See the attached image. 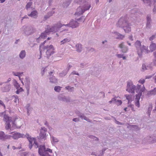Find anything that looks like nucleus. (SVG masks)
I'll return each mask as SVG.
<instances>
[{
  "mask_svg": "<svg viewBox=\"0 0 156 156\" xmlns=\"http://www.w3.org/2000/svg\"><path fill=\"white\" fill-rule=\"evenodd\" d=\"M43 49L44 50H46V57L48 58L49 57L53 55L55 52V48L53 45H47L44 47Z\"/></svg>",
  "mask_w": 156,
  "mask_h": 156,
  "instance_id": "obj_4",
  "label": "nucleus"
},
{
  "mask_svg": "<svg viewBox=\"0 0 156 156\" xmlns=\"http://www.w3.org/2000/svg\"><path fill=\"white\" fill-rule=\"evenodd\" d=\"M129 39L131 41H133V36H130L129 37Z\"/></svg>",
  "mask_w": 156,
  "mask_h": 156,
  "instance_id": "obj_46",
  "label": "nucleus"
},
{
  "mask_svg": "<svg viewBox=\"0 0 156 156\" xmlns=\"http://www.w3.org/2000/svg\"><path fill=\"white\" fill-rule=\"evenodd\" d=\"M14 97L15 98V99L14 101L15 102H16L17 101H18V100H19L18 97L16 96H14Z\"/></svg>",
  "mask_w": 156,
  "mask_h": 156,
  "instance_id": "obj_38",
  "label": "nucleus"
},
{
  "mask_svg": "<svg viewBox=\"0 0 156 156\" xmlns=\"http://www.w3.org/2000/svg\"><path fill=\"white\" fill-rule=\"evenodd\" d=\"M156 10V8L155 7H154V9H153V12H155Z\"/></svg>",
  "mask_w": 156,
  "mask_h": 156,
  "instance_id": "obj_53",
  "label": "nucleus"
},
{
  "mask_svg": "<svg viewBox=\"0 0 156 156\" xmlns=\"http://www.w3.org/2000/svg\"><path fill=\"white\" fill-rule=\"evenodd\" d=\"M4 112H2L0 113V116H2V115H3V114L4 113Z\"/></svg>",
  "mask_w": 156,
  "mask_h": 156,
  "instance_id": "obj_50",
  "label": "nucleus"
},
{
  "mask_svg": "<svg viewBox=\"0 0 156 156\" xmlns=\"http://www.w3.org/2000/svg\"><path fill=\"white\" fill-rule=\"evenodd\" d=\"M9 145L7 146V148L9 149Z\"/></svg>",
  "mask_w": 156,
  "mask_h": 156,
  "instance_id": "obj_59",
  "label": "nucleus"
},
{
  "mask_svg": "<svg viewBox=\"0 0 156 156\" xmlns=\"http://www.w3.org/2000/svg\"><path fill=\"white\" fill-rule=\"evenodd\" d=\"M142 70L143 71H144L147 69V68L145 64H143L142 65Z\"/></svg>",
  "mask_w": 156,
  "mask_h": 156,
  "instance_id": "obj_29",
  "label": "nucleus"
},
{
  "mask_svg": "<svg viewBox=\"0 0 156 156\" xmlns=\"http://www.w3.org/2000/svg\"><path fill=\"white\" fill-rule=\"evenodd\" d=\"M138 82L139 83L143 84L145 82V80L144 79H141Z\"/></svg>",
  "mask_w": 156,
  "mask_h": 156,
  "instance_id": "obj_31",
  "label": "nucleus"
},
{
  "mask_svg": "<svg viewBox=\"0 0 156 156\" xmlns=\"http://www.w3.org/2000/svg\"><path fill=\"white\" fill-rule=\"evenodd\" d=\"M5 0H0L1 3H3L5 1Z\"/></svg>",
  "mask_w": 156,
  "mask_h": 156,
  "instance_id": "obj_52",
  "label": "nucleus"
},
{
  "mask_svg": "<svg viewBox=\"0 0 156 156\" xmlns=\"http://www.w3.org/2000/svg\"><path fill=\"white\" fill-rule=\"evenodd\" d=\"M15 86L16 87V89L19 88L20 87V85L18 83L16 82V84L15 85Z\"/></svg>",
  "mask_w": 156,
  "mask_h": 156,
  "instance_id": "obj_35",
  "label": "nucleus"
},
{
  "mask_svg": "<svg viewBox=\"0 0 156 156\" xmlns=\"http://www.w3.org/2000/svg\"><path fill=\"white\" fill-rule=\"evenodd\" d=\"M149 94L151 95H154L156 94V88L153 90L150 91L149 93Z\"/></svg>",
  "mask_w": 156,
  "mask_h": 156,
  "instance_id": "obj_22",
  "label": "nucleus"
},
{
  "mask_svg": "<svg viewBox=\"0 0 156 156\" xmlns=\"http://www.w3.org/2000/svg\"><path fill=\"white\" fill-rule=\"evenodd\" d=\"M12 136L11 137H12L14 139H17L19 138L23 137V135L19 133L16 132H12L11 133Z\"/></svg>",
  "mask_w": 156,
  "mask_h": 156,
  "instance_id": "obj_14",
  "label": "nucleus"
},
{
  "mask_svg": "<svg viewBox=\"0 0 156 156\" xmlns=\"http://www.w3.org/2000/svg\"><path fill=\"white\" fill-rule=\"evenodd\" d=\"M118 38H120L121 39H123V38L124 37V36L123 35H121L120 34H119L118 35Z\"/></svg>",
  "mask_w": 156,
  "mask_h": 156,
  "instance_id": "obj_33",
  "label": "nucleus"
},
{
  "mask_svg": "<svg viewBox=\"0 0 156 156\" xmlns=\"http://www.w3.org/2000/svg\"><path fill=\"white\" fill-rule=\"evenodd\" d=\"M2 83H0V85H2Z\"/></svg>",
  "mask_w": 156,
  "mask_h": 156,
  "instance_id": "obj_63",
  "label": "nucleus"
},
{
  "mask_svg": "<svg viewBox=\"0 0 156 156\" xmlns=\"http://www.w3.org/2000/svg\"><path fill=\"white\" fill-rule=\"evenodd\" d=\"M145 90V88L144 87L142 89H140V90L138 94L136 95V98H135V105L138 107H140L139 100L141 96L142 95V93Z\"/></svg>",
  "mask_w": 156,
  "mask_h": 156,
  "instance_id": "obj_10",
  "label": "nucleus"
},
{
  "mask_svg": "<svg viewBox=\"0 0 156 156\" xmlns=\"http://www.w3.org/2000/svg\"><path fill=\"white\" fill-rule=\"evenodd\" d=\"M51 38V37H48V38L47 39H48V40H50Z\"/></svg>",
  "mask_w": 156,
  "mask_h": 156,
  "instance_id": "obj_58",
  "label": "nucleus"
},
{
  "mask_svg": "<svg viewBox=\"0 0 156 156\" xmlns=\"http://www.w3.org/2000/svg\"><path fill=\"white\" fill-rule=\"evenodd\" d=\"M28 140L30 142L29 147L30 149H31L32 146H34L35 148H37L38 147V145L35 138L29 137Z\"/></svg>",
  "mask_w": 156,
  "mask_h": 156,
  "instance_id": "obj_7",
  "label": "nucleus"
},
{
  "mask_svg": "<svg viewBox=\"0 0 156 156\" xmlns=\"http://www.w3.org/2000/svg\"><path fill=\"white\" fill-rule=\"evenodd\" d=\"M127 108H125L124 109V110L125 111H126V109Z\"/></svg>",
  "mask_w": 156,
  "mask_h": 156,
  "instance_id": "obj_57",
  "label": "nucleus"
},
{
  "mask_svg": "<svg viewBox=\"0 0 156 156\" xmlns=\"http://www.w3.org/2000/svg\"><path fill=\"white\" fill-rule=\"evenodd\" d=\"M122 58L123 59H126V57L125 56H122Z\"/></svg>",
  "mask_w": 156,
  "mask_h": 156,
  "instance_id": "obj_54",
  "label": "nucleus"
},
{
  "mask_svg": "<svg viewBox=\"0 0 156 156\" xmlns=\"http://www.w3.org/2000/svg\"><path fill=\"white\" fill-rule=\"evenodd\" d=\"M62 25L60 23L55 24L54 26L48 25L45 28V30L44 33L41 34L40 36L37 39V42H39V40L45 39L47 34L50 32H55L58 31V29L61 28Z\"/></svg>",
  "mask_w": 156,
  "mask_h": 156,
  "instance_id": "obj_1",
  "label": "nucleus"
},
{
  "mask_svg": "<svg viewBox=\"0 0 156 156\" xmlns=\"http://www.w3.org/2000/svg\"><path fill=\"white\" fill-rule=\"evenodd\" d=\"M52 140H53V141L55 142H56L58 141V140L57 139H56L54 137H53L52 138Z\"/></svg>",
  "mask_w": 156,
  "mask_h": 156,
  "instance_id": "obj_42",
  "label": "nucleus"
},
{
  "mask_svg": "<svg viewBox=\"0 0 156 156\" xmlns=\"http://www.w3.org/2000/svg\"><path fill=\"white\" fill-rule=\"evenodd\" d=\"M126 99L128 100L129 101H132V96L129 95H126Z\"/></svg>",
  "mask_w": 156,
  "mask_h": 156,
  "instance_id": "obj_27",
  "label": "nucleus"
},
{
  "mask_svg": "<svg viewBox=\"0 0 156 156\" xmlns=\"http://www.w3.org/2000/svg\"><path fill=\"white\" fill-rule=\"evenodd\" d=\"M46 42V41H44V42H43V43H41V44L40 46L39 50H40V53L41 55V48L44 45V44Z\"/></svg>",
  "mask_w": 156,
  "mask_h": 156,
  "instance_id": "obj_25",
  "label": "nucleus"
},
{
  "mask_svg": "<svg viewBox=\"0 0 156 156\" xmlns=\"http://www.w3.org/2000/svg\"><path fill=\"white\" fill-rule=\"evenodd\" d=\"M61 87L60 86H55L54 88V90L55 91L57 92H59L61 90Z\"/></svg>",
  "mask_w": 156,
  "mask_h": 156,
  "instance_id": "obj_24",
  "label": "nucleus"
},
{
  "mask_svg": "<svg viewBox=\"0 0 156 156\" xmlns=\"http://www.w3.org/2000/svg\"><path fill=\"white\" fill-rule=\"evenodd\" d=\"M150 49V52L151 51L152 52L155 50H156V44L154 43H152L149 46Z\"/></svg>",
  "mask_w": 156,
  "mask_h": 156,
  "instance_id": "obj_16",
  "label": "nucleus"
},
{
  "mask_svg": "<svg viewBox=\"0 0 156 156\" xmlns=\"http://www.w3.org/2000/svg\"><path fill=\"white\" fill-rule=\"evenodd\" d=\"M32 4V3L31 2H29L28 3L26 6V9H27L29 8H30V6Z\"/></svg>",
  "mask_w": 156,
  "mask_h": 156,
  "instance_id": "obj_30",
  "label": "nucleus"
},
{
  "mask_svg": "<svg viewBox=\"0 0 156 156\" xmlns=\"http://www.w3.org/2000/svg\"><path fill=\"white\" fill-rule=\"evenodd\" d=\"M116 97L114 98H112V99L111 100L109 101V102L111 103L112 101H116Z\"/></svg>",
  "mask_w": 156,
  "mask_h": 156,
  "instance_id": "obj_43",
  "label": "nucleus"
},
{
  "mask_svg": "<svg viewBox=\"0 0 156 156\" xmlns=\"http://www.w3.org/2000/svg\"><path fill=\"white\" fill-rule=\"evenodd\" d=\"M122 51L123 53H126L127 51V48L126 47H124L122 48Z\"/></svg>",
  "mask_w": 156,
  "mask_h": 156,
  "instance_id": "obj_28",
  "label": "nucleus"
},
{
  "mask_svg": "<svg viewBox=\"0 0 156 156\" xmlns=\"http://www.w3.org/2000/svg\"><path fill=\"white\" fill-rule=\"evenodd\" d=\"M66 89V90H69V88H70V87H69V86H67V87H65ZM73 88V87H72V88Z\"/></svg>",
  "mask_w": 156,
  "mask_h": 156,
  "instance_id": "obj_45",
  "label": "nucleus"
},
{
  "mask_svg": "<svg viewBox=\"0 0 156 156\" xmlns=\"http://www.w3.org/2000/svg\"><path fill=\"white\" fill-rule=\"evenodd\" d=\"M144 3H148L150 2L151 4L153 3V4H154L155 2L156 1L154 0H143Z\"/></svg>",
  "mask_w": 156,
  "mask_h": 156,
  "instance_id": "obj_20",
  "label": "nucleus"
},
{
  "mask_svg": "<svg viewBox=\"0 0 156 156\" xmlns=\"http://www.w3.org/2000/svg\"><path fill=\"white\" fill-rule=\"evenodd\" d=\"M0 105H2L4 107V108L5 109V105L4 104L3 102L1 100H0Z\"/></svg>",
  "mask_w": 156,
  "mask_h": 156,
  "instance_id": "obj_37",
  "label": "nucleus"
},
{
  "mask_svg": "<svg viewBox=\"0 0 156 156\" xmlns=\"http://www.w3.org/2000/svg\"><path fill=\"white\" fill-rule=\"evenodd\" d=\"M155 38V36L154 35H152L151 37L149 38V40L150 41L152 40L154 38Z\"/></svg>",
  "mask_w": 156,
  "mask_h": 156,
  "instance_id": "obj_39",
  "label": "nucleus"
},
{
  "mask_svg": "<svg viewBox=\"0 0 156 156\" xmlns=\"http://www.w3.org/2000/svg\"><path fill=\"white\" fill-rule=\"evenodd\" d=\"M73 121L76 122H78L79 121V119L78 118H76L73 119Z\"/></svg>",
  "mask_w": 156,
  "mask_h": 156,
  "instance_id": "obj_41",
  "label": "nucleus"
},
{
  "mask_svg": "<svg viewBox=\"0 0 156 156\" xmlns=\"http://www.w3.org/2000/svg\"><path fill=\"white\" fill-rule=\"evenodd\" d=\"M26 55V53L25 51H22L20 53V56L21 58H24Z\"/></svg>",
  "mask_w": 156,
  "mask_h": 156,
  "instance_id": "obj_19",
  "label": "nucleus"
},
{
  "mask_svg": "<svg viewBox=\"0 0 156 156\" xmlns=\"http://www.w3.org/2000/svg\"><path fill=\"white\" fill-rule=\"evenodd\" d=\"M47 152L51 153L52 151L51 149L48 148L46 149L44 146H40L38 150V153L40 155L42 156H49L48 154H47Z\"/></svg>",
  "mask_w": 156,
  "mask_h": 156,
  "instance_id": "obj_5",
  "label": "nucleus"
},
{
  "mask_svg": "<svg viewBox=\"0 0 156 156\" xmlns=\"http://www.w3.org/2000/svg\"><path fill=\"white\" fill-rule=\"evenodd\" d=\"M135 86L133 85L132 82L131 81H128L127 82V86L126 88V91H128L129 93H134V90H136V92L137 93H139V92L140 90L141 85H137V88L135 89Z\"/></svg>",
  "mask_w": 156,
  "mask_h": 156,
  "instance_id": "obj_3",
  "label": "nucleus"
},
{
  "mask_svg": "<svg viewBox=\"0 0 156 156\" xmlns=\"http://www.w3.org/2000/svg\"><path fill=\"white\" fill-rule=\"evenodd\" d=\"M118 105H120L122 104V101L121 100H118L117 101Z\"/></svg>",
  "mask_w": 156,
  "mask_h": 156,
  "instance_id": "obj_36",
  "label": "nucleus"
},
{
  "mask_svg": "<svg viewBox=\"0 0 156 156\" xmlns=\"http://www.w3.org/2000/svg\"><path fill=\"white\" fill-rule=\"evenodd\" d=\"M76 50L78 52H80L82 49L81 44H77L76 46Z\"/></svg>",
  "mask_w": 156,
  "mask_h": 156,
  "instance_id": "obj_18",
  "label": "nucleus"
},
{
  "mask_svg": "<svg viewBox=\"0 0 156 156\" xmlns=\"http://www.w3.org/2000/svg\"><path fill=\"white\" fill-rule=\"evenodd\" d=\"M154 55L155 58V59L154 61V65L156 66V51L154 53Z\"/></svg>",
  "mask_w": 156,
  "mask_h": 156,
  "instance_id": "obj_32",
  "label": "nucleus"
},
{
  "mask_svg": "<svg viewBox=\"0 0 156 156\" xmlns=\"http://www.w3.org/2000/svg\"><path fill=\"white\" fill-rule=\"evenodd\" d=\"M12 147L14 150L16 149V147L15 146H13Z\"/></svg>",
  "mask_w": 156,
  "mask_h": 156,
  "instance_id": "obj_56",
  "label": "nucleus"
},
{
  "mask_svg": "<svg viewBox=\"0 0 156 156\" xmlns=\"http://www.w3.org/2000/svg\"><path fill=\"white\" fill-rule=\"evenodd\" d=\"M78 23L77 22L72 21L69 23L68 25H67L66 26H69L72 28H75L78 26Z\"/></svg>",
  "mask_w": 156,
  "mask_h": 156,
  "instance_id": "obj_15",
  "label": "nucleus"
},
{
  "mask_svg": "<svg viewBox=\"0 0 156 156\" xmlns=\"http://www.w3.org/2000/svg\"><path fill=\"white\" fill-rule=\"evenodd\" d=\"M90 5L89 4H87V5H84L83 9H81L79 7L77 8V12L75 13V15H80L82 14L86 10H87L90 8Z\"/></svg>",
  "mask_w": 156,
  "mask_h": 156,
  "instance_id": "obj_8",
  "label": "nucleus"
},
{
  "mask_svg": "<svg viewBox=\"0 0 156 156\" xmlns=\"http://www.w3.org/2000/svg\"><path fill=\"white\" fill-rule=\"evenodd\" d=\"M11 138V135H5L4 132H0V140H5L7 139H10Z\"/></svg>",
  "mask_w": 156,
  "mask_h": 156,
  "instance_id": "obj_12",
  "label": "nucleus"
},
{
  "mask_svg": "<svg viewBox=\"0 0 156 156\" xmlns=\"http://www.w3.org/2000/svg\"><path fill=\"white\" fill-rule=\"evenodd\" d=\"M153 108V105L152 104H150L149 105V106L148 108V110L151 111L152 110Z\"/></svg>",
  "mask_w": 156,
  "mask_h": 156,
  "instance_id": "obj_34",
  "label": "nucleus"
},
{
  "mask_svg": "<svg viewBox=\"0 0 156 156\" xmlns=\"http://www.w3.org/2000/svg\"><path fill=\"white\" fill-rule=\"evenodd\" d=\"M155 80L156 82V75L155 77Z\"/></svg>",
  "mask_w": 156,
  "mask_h": 156,
  "instance_id": "obj_64",
  "label": "nucleus"
},
{
  "mask_svg": "<svg viewBox=\"0 0 156 156\" xmlns=\"http://www.w3.org/2000/svg\"><path fill=\"white\" fill-rule=\"evenodd\" d=\"M119 47L121 48H122L123 47H124L123 43H122L121 44H120L119 45Z\"/></svg>",
  "mask_w": 156,
  "mask_h": 156,
  "instance_id": "obj_40",
  "label": "nucleus"
},
{
  "mask_svg": "<svg viewBox=\"0 0 156 156\" xmlns=\"http://www.w3.org/2000/svg\"><path fill=\"white\" fill-rule=\"evenodd\" d=\"M47 129L45 127H42L41 129V132L39 135V137L41 139H44L46 137Z\"/></svg>",
  "mask_w": 156,
  "mask_h": 156,
  "instance_id": "obj_13",
  "label": "nucleus"
},
{
  "mask_svg": "<svg viewBox=\"0 0 156 156\" xmlns=\"http://www.w3.org/2000/svg\"><path fill=\"white\" fill-rule=\"evenodd\" d=\"M123 55L121 54H118L117 55V56L119 58H121L122 57Z\"/></svg>",
  "mask_w": 156,
  "mask_h": 156,
  "instance_id": "obj_44",
  "label": "nucleus"
},
{
  "mask_svg": "<svg viewBox=\"0 0 156 156\" xmlns=\"http://www.w3.org/2000/svg\"><path fill=\"white\" fill-rule=\"evenodd\" d=\"M12 124L13 125L12 127L20 128V126L22 125V120L20 118H16L14 121L12 122Z\"/></svg>",
  "mask_w": 156,
  "mask_h": 156,
  "instance_id": "obj_11",
  "label": "nucleus"
},
{
  "mask_svg": "<svg viewBox=\"0 0 156 156\" xmlns=\"http://www.w3.org/2000/svg\"><path fill=\"white\" fill-rule=\"evenodd\" d=\"M155 108H156V100L155 102Z\"/></svg>",
  "mask_w": 156,
  "mask_h": 156,
  "instance_id": "obj_62",
  "label": "nucleus"
},
{
  "mask_svg": "<svg viewBox=\"0 0 156 156\" xmlns=\"http://www.w3.org/2000/svg\"><path fill=\"white\" fill-rule=\"evenodd\" d=\"M83 119L85 120H86L88 121H89V119H87V118L85 117H84V118H83Z\"/></svg>",
  "mask_w": 156,
  "mask_h": 156,
  "instance_id": "obj_49",
  "label": "nucleus"
},
{
  "mask_svg": "<svg viewBox=\"0 0 156 156\" xmlns=\"http://www.w3.org/2000/svg\"><path fill=\"white\" fill-rule=\"evenodd\" d=\"M151 76H147L145 77V79H149L150 78H151Z\"/></svg>",
  "mask_w": 156,
  "mask_h": 156,
  "instance_id": "obj_47",
  "label": "nucleus"
},
{
  "mask_svg": "<svg viewBox=\"0 0 156 156\" xmlns=\"http://www.w3.org/2000/svg\"><path fill=\"white\" fill-rule=\"evenodd\" d=\"M12 118L11 117L8 116L6 115H4V121L6 122L5 129L7 130L10 129L11 128L10 122L11 121Z\"/></svg>",
  "mask_w": 156,
  "mask_h": 156,
  "instance_id": "obj_9",
  "label": "nucleus"
},
{
  "mask_svg": "<svg viewBox=\"0 0 156 156\" xmlns=\"http://www.w3.org/2000/svg\"><path fill=\"white\" fill-rule=\"evenodd\" d=\"M128 44L129 45H131V44L130 43H129V42H128Z\"/></svg>",
  "mask_w": 156,
  "mask_h": 156,
  "instance_id": "obj_61",
  "label": "nucleus"
},
{
  "mask_svg": "<svg viewBox=\"0 0 156 156\" xmlns=\"http://www.w3.org/2000/svg\"><path fill=\"white\" fill-rule=\"evenodd\" d=\"M70 41V40L67 38L64 39L63 40L61 41V44H63L66 42H68Z\"/></svg>",
  "mask_w": 156,
  "mask_h": 156,
  "instance_id": "obj_23",
  "label": "nucleus"
},
{
  "mask_svg": "<svg viewBox=\"0 0 156 156\" xmlns=\"http://www.w3.org/2000/svg\"><path fill=\"white\" fill-rule=\"evenodd\" d=\"M11 79L10 78H9L8 80V81L9 82V81H11Z\"/></svg>",
  "mask_w": 156,
  "mask_h": 156,
  "instance_id": "obj_55",
  "label": "nucleus"
},
{
  "mask_svg": "<svg viewBox=\"0 0 156 156\" xmlns=\"http://www.w3.org/2000/svg\"><path fill=\"white\" fill-rule=\"evenodd\" d=\"M121 22H122V26L125 32H129L131 31V28L129 24L126 20L123 21V18H121L118 22L120 24Z\"/></svg>",
  "mask_w": 156,
  "mask_h": 156,
  "instance_id": "obj_6",
  "label": "nucleus"
},
{
  "mask_svg": "<svg viewBox=\"0 0 156 156\" xmlns=\"http://www.w3.org/2000/svg\"><path fill=\"white\" fill-rule=\"evenodd\" d=\"M52 73H53L52 72H50L49 74H51Z\"/></svg>",
  "mask_w": 156,
  "mask_h": 156,
  "instance_id": "obj_60",
  "label": "nucleus"
},
{
  "mask_svg": "<svg viewBox=\"0 0 156 156\" xmlns=\"http://www.w3.org/2000/svg\"><path fill=\"white\" fill-rule=\"evenodd\" d=\"M72 73H73V74H76V75H79V74L78 73H75V71H73L72 72Z\"/></svg>",
  "mask_w": 156,
  "mask_h": 156,
  "instance_id": "obj_48",
  "label": "nucleus"
},
{
  "mask_svg": "<svg viewBox=\"0 0 156 156\" xmlns=\"http://www.w3.org/2000/svg\"><path fill=\"white\" fill-rule=\"evenodd\" d=\"M150 18L148 16L147 18V21H149V20H150Z\"/></svg>",
  "mask_w": 156,
  "mask_h": 156,
  "instance_id": "obj_51",
  "label": "nucleus"
},
{
  "mask_svg": "<svg viewBox=\"0 0 156 156\" xmlns=\"http://www.w3.org/2000/svg\"><path fill=\"white\" fill-rule=\"evenodd\" d=\"M11 87L10 85H7L2 89V91L3 92H8L10 90Z\"/></svg>",
  "mask_w": 156,
  "mask_h": 156,
  "instance_id": "obj_17",
  "label": "nucleus"
},
{
  "mask_svg": "<svg viewBox=\"0 0 156 156\" xmlns=\"http://www.w3.org/2000/svg\"><path fill=\"white\" fill-rule=\"evenodd\" d=\"M135 46L136 48V51L139 56H141L143 52L147 54L150 52L148 49V47L143 45L141 47V42L137 40L135 43Z\"/></svg>",
  "mask_w": 156,
  "mask_h": 156,
  "instance_id": "obj_2",
  "label": "nucleus"
},
{
  "mask_svg": "<svg viewBox=\"0 0 156 156\" xmlns=\"http://www.w3.org/2000/svg\"><path fill=\"white\" fill-rule=\"evenodd\" d=\"M37 14V12L36 11H34L32 12L30 14L28 15L29 16H30L31 17H34L36 16Z\"/></svg>",
  "mask_w": 156,
  "mask_h": 156,
  "instance_id": "obj_21",
  "label": "nucleus"
},
{
  "mask_svg": "<svg viewBox=\"0 0 156 156\" xmlns=\"http://www.w3.org/2000/svg\"><path fill=\"white\" fill-rule=\"evenodd\" d=\"M17 90L16 91V93L17 94H19L20 92H22L23 91V90L22 88L20 87L19 88H17Z\"/></svg>",
  "mask_w": 156,
  "mask_h": 156,
  "instance_id": "obj_26",
  "label": "nucleus"
}]
</instances>
